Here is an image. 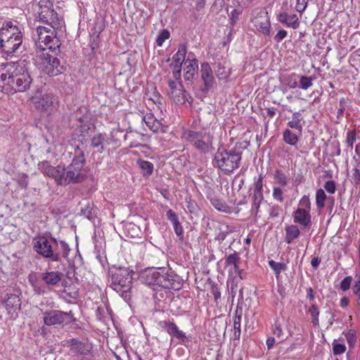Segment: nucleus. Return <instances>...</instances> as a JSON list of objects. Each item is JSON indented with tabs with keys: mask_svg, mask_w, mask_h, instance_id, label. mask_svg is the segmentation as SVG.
Segmentation results:
<instances>
[{
	"mask_svg": "<svg viewBox=\"0 0 360 360\" xmlns=\"http://www.w3.org/2000/svg\"><path fill=\"white\" fill-rule=\"evenodd\" d=\"M269 265L271 267V269L274 271L276 277H278L279 276V274L283 271H285L287 268V266L285 264L281 263V262H277L274 260L269 261Z\"/></svg>",
	"mask_w": 360,
	"mask_h": 360,
	"instance_id": "e433bc0d",
	"label": "nucleus"
},
{
	"mask_svg": "<svg viewBox=\"0 0 360 360\" xmlns=\"http://www.w3.org/2000/svg\"><path fill=\"white\" fill-rule=\"evenodd\" d=\"M38 168L44 175L53 179L57 185L66 186L65 168L64 166L53 167L48 161L44 160L38 163Z\"/></svg>",
	"mask_w": 360,
	"mask_h": 360,
	"instance_id": "9d476101",
	"label": "nucleus"
},
{
	"mask_svg": "<svg viewBox=\"0 0 360 360\" xmlns=\"http://www.w3.org/2000/svg\"><path fill=\"white\" fill-rule=\"evenodd\" d=\"M51 243L56 244V240L54 238L48 240L44 237H41L34 243V247L36 251L44 257L51 258L53 261H59V255L53 253Z\"/></svg>",
	"mask_w": 360,
	"mask_h": 360,
	"instance_id": "ddd939ff",
	"label": "nucleus"
},
{
	"mask_svg": "<svg viewBox=\"0 0 360 360\" xmlns=\"http://www.w3.org/2000/svg\"><path fill=\"white\" fill-rule=\"evenodd\" d=\"M242 13L241 9H233L230 14L231 24L235 25L237 22L239 15Z\"/></svg>",
	"mask_w": 360,
	"mask_h": 360,
	"instance_id": "4d7b16f0",
	"label": "nucleus"
},
{
	"mask_svg": "<svg viewBox=\"0 0 360 360\" xmlns=\"http://www.w3.org/2000/svg\"><path fill=\"white\" fill-rule=\"evenodd\" d=\"M346 350V347L344 344L338 343L336 340H334L333 343V352L335 355L341 354Z\"/></svg>",
	"mask_w": 360,
	"mask_h": 360,
	"instance_id": "09e8293b",
	"label": "nucleus"
},
{
	"mask_svg": "<svg viewBox=\"0 0 360 360\" xmlns=\"http://www.w3.org/2000/svg\"><path fill=\"white\" fill-rule=\"evenodd\" d=\"M326 200V195L324 191L319 188L316 192V204L318 208L323 209L325 206V201Z\"/></svg>",
	"mask_w": 360,
	"mask_h": 360,
	"instance_id": "4c0bfd02",
	"label": "nucleus"
},
{
	"mask_svg": "<svg viewBox=\"0 0 360 360\" xmlns=\"http://www.w3.org/2000/svg\"><path fill=\"white\" fill-rule=\"evenodd\" d=\"M70 350L76 354L87 355L91 353L92 344L88 341L82 342L77 338H72L66 341Z\"/></svg>",
	"mask_w": 360,
	"mask_h": 360,
	"instance_id": "2eb2a0df",
	"label": "nucleus"
},
{
	"mask_svg": "<svg viewBox=\"0 0 360 360\" xmlns=\"http://www.w3.org/2000/svg\"><path fill=\"white\" fill-rule=\"evenodd\" d=\"M251 209L250 213L252 216L258 217L259 212V207L262 202L264 200L263 193L252 192L251 194Z\"/></svg>",
	"mask_w": 360,
	"mask_h": 360,
	"instance_id": "393cba45",
	"label": "nucleus"
},
{
	"mask_svg": "<svg viewBox=\"0 0 360 360\" xmlns=\"http://www.w3.org/2000/svg\"><path fill=\"white\" fill-rule=\"evenodd\" d=\"M300 204L304 205L309 210V209H310V202H309V198L307 197L303 196L302 198V199L300 200Z\"/></svg>",
	"mask_w": 360,
	"mask_h": 360,
	"instance_id": "774afa93",
	"label": "nucleus"
},
{
	"mask_svg": "<svg viewBox=\"0 0 360 360\" xmlns=\"http://www.w3.org/2000/svg\"><path fill=\"white\" fill-rule=\"evenodd\" d=\"M7 313L11 316H17L18 311L20 309L21 302L20 297L14 294L8 295L4 302Z\"/></svg>",
	"mask_w": 360,
	"mask_h": 360,
	"instance_id": "6ab92c4d",
	"label": "nucleus"
},
{
	"mask_svg": "<svg viewBox=\"0 0 360 360\" xmlns=\"http://www.w3.org/2000/svg\"><path fill=\"white\" fill-rule=\"evenodd\" d=\"M273 198L278 202H283V191L280 187H274L273 188Z\"/></svg>",
	"mask_w": 360,
	"mask_h": 360,
	"instance_id": "3c124183",
	"label": "nucleus"
},
{
	"mask_svg": "<svg viewBox=\"0 0 360 360\" xmlns=\"http://www.w3.org/2000/svg\"><path fill=\"white\" fill-rule=\"evenodd\" d=\"M303 117L300 112H295L292 115V120L288 122V127L301 132L302 130Z\"/></svg>",
	"mask_w": 360,
	"mask_h": 360,
	"instance_id": "c756f323",
	"label": "nucleus"
},
{
	"mask_svg": "<svg viewBox=\"0 0 360 360\" xmlns=\"http://www.w3.org/2000/svg\"><path fill=\"white\" fill-rule=\"evenodd\" d=\"M186 54V46L184 44H180L177 52L172 57V62L179 64L183 63Z\"/></svg>",
	"mask_w": 360,
	"mask_h": 360,
	"instance_id": "f704fd0d",
	"label": "nucleus"
},
{
	"mask_svg": "<svg viewBox=\"0 0 360 360\" xmlns=\"http://www.w3.org/2000/svg\"><path fill=\"white\" fill-rule=\"evenodd\" d=\"M308 312L311 317V323L314 326H318L319 325V310L316 304H312L308 309Z\"/></svg>",
	"mask_w": 360,
	"mask_h": 360,
	"instance_id": "58836bf2",
	"label": "nucleus"
},
{
	"mask_svg": "<svg viewBox=\"0 0 360 360\" xmlns=\"http://www.w3.org/2000/svg\"><path fill=\"white\" fill-rule=\"evenodd\" d=\"M288 32L285 30H280L274 37V40L279 43L287 37Z\"/></svg>",
	"mask_w": 360,
	"mask_h": 360,
	"instance_id": "052dcab7",
	"label": "nucleus"
},
{
	"mask_svg": "<svg viewBox=\"0 0 360 360\" xmlns=\"http://www.w3.org/2000/svg\"><path fill=\"white\" fill-rule=\"evenodd\" d=\"M277 20L287 27L292 29H297L300 26V21L296 14L289 15L286 12L280 13L277 15Z\"/></svg>",
	"mask_w": 360,
	"mask_h": 360,
	"instance_id": "412c9836",
	"label": "nucleus"
},
{
	"mask_svg": "<svg viewBox=\"0 0 360 360\" xmlns=\"http://www.w3.org/2000/svg\"><path fill=\"white\" fill-rule=\"evenodd\" d=\"M38 6V17L39 21L54 29H60L64 26L63 18L54 11L53 0H34Z\"/></svg>",
	"mask_w": 360,
	"mask_h": 360,
	"instance_id": "0eeeda50",
	"label": "nucleus"
},
{
	"mask_svg": "<svg viewBox=\"0 0 360 360\" xmlns=\"http://www.w3.org/2000/svg\"><path fill=\"white\" fill-rule=\"evenodd\" d=\"M174 101L176 103H184L188 101L186 91L182 88L176 89L171 94Z\"/></svg>",
	"mask_w": 360,
	"mask_h": 360,
	"instance_id": "2f4dec72",
	"label": "nucleus"
},
{
	"mask_svg": "<svg viewBox=\"0 0 360 360\" xmlns=\"http://www.w3.org/2000/svg\"><path fill=\"white\" fill-rule=\"evenodd\" d=\"M32 81L24 61L0 65V90L2 92L7 94L24 92L30 88Z\"/></svg>",
	"mask_w": 360,
	"mask_h": 360,
	"instance_id": "f257e3e1",
	"label": "nucleus"
},
{
	"mask_svg": "<svg viewBox=\"0 0 360 360\" xmlns=\"http://www.w3.org/2000/svg\"><path fill=\"white\" fill-rule=\"evenodd\" d=\"M240 257L238 256V253L234 252L232 254L228 255L225 256V264L226 266H233L234 271H239V262Z\"/></svg>",
	"mask_w": 360,
	"mask_h": 360,
	"instance_id": "7c9ffc66",
	"label": "nucleus"
},
{
	"mask_svg": "<svg viewBox=\"0 0 360 360\" xmlns=\"http://www.w3.org/2000/svg\"><path fill=\"white\" fill-rule=\"evenodd\" d=\"M212 293L214 296V301L216 302H217L218 300L221 297V292H220L219 288L216 286H212Z\"/></svg>",
	"mask_w": 360,
	"mask_h": 360,
	"instance_id": "0e129e2a",
	"label": "nucleus"
},
{
	"mask_svg": "<svg viewBox=\"0 0 360 360\" xmlns=\"http://www.w3.org/2000/svg\"><path fill=\"white\" fill-rule=\"evenodd\" d=\"M354 173L352 174V178L354 184H357L360 181V170L358 168H354L353 169Z\"/></svg>",
	"mask_w": 360,
	"mask_h": 360,
	"instance_id": "680f3d73",
	"label": "nucleus"
},
{
	"mask_svg": "<svg viewBox=\"0 0 360 360\" xmlns=\"http://www.w3.org/2000/svg\"><path fill=\"white\" fill-rule=\"evenodd\" d=\"M81 213L89 220H92L96 214L93 204L88 203L84 208H82Z\"/></svg>",
	"mask_w": 360,
	"mask_h": 360,
	"instance_id": "ea45409f",
	"label": "nucleus"
},
{
	"mask_svg": "<svg viewBox=\"0 0 360 360\" xmlns=\"http://www.w3.org/2000/svg\"><path fill=\"white\" fill-rule=\"evenodd\" d=\"M183 139L200 154L206 155L213 150V136L206 130L184 131Z\"/></svg>",
	"mask_w": 360,
	"mask_h": 360,
	"instance_id": "423d86ee",
	"label": "nucleus"
},
{
	"mask_svg": "<svg viewBox=\"0 0 360 360\" xmlns=\"http://www.w3.org/2000/svg\"><path fill=\"white\" fill-rule=\"evenodd\" d=\"M186 67L184 68V79L189 81L193 79L198 69V63L195 58L188 59L185 62Z\"/></svg>",
	"mask_w": 360,
	"mask_h": 360,
	"instance_id": "b1692460",
	"label": "nucleus"
},
{
	"mask_svg": "<svg viewBox=\"0 0 360 360\" xmlns=\"http://www.w3.org/2000/svg\"><path fill=\"white\" fill-rule=\"evenodd\" d=\"M352 281V276H346L344 279L340 282V288L343 291H346L350 288L351 283Z\"/></svg>",
	"mask_w": 360,
	"mask_h": 360,
	"instance_id": "603ef678",
	"label": "nucleus"
},
{
	"mask_svg": "<svg viewBox=\"0 0 360 360\" xmlns=\"http://www.w3.org/2000/svg\"><path fill=\"white\" fill-rule=\"evenodd\" d=\"M181 65H182L181 63L179 64L177 63H173V62L171 64L174 77L176 80H179L181 78Z\"/></svg>",
	"mask_w": 360,
	"mask_h": 360,
	"instance_id": "8fccbe9b",
	"label": "nucleus"
},
{
	"mask_svg": "<svg viewBox=\"0 0 360 360\" xmlns=\"http://www.w3.org/2000/svg\"><path fill=\"white\" fill-rule=\"evenodd\" d=\"M44 322L48 326L70 324L74 321L71 311L65 312L60 310H50L43 313Z\"/></svg>",
	"mask_w": 360,
	"mask_h": 360,
	"instance_id": "f8f14e48",
	"label": "nucleus"
},
{
	"mask_svg": "<svg viewBox=\"0 0 360 360\" xmlns=\"http://www.w3.org/2000/svg\"><path fill=\"white\" fill-rule=\"evenodd\" d=\"M215 70V74L219 79H226L229 76V70L226 69L224 65L219 63Z\"/></svg>",
	"mask_w": 360,
	"mask_h": 360,
	"instance_id": "79ce46f5",
	"label": "nucleus"
},
{
	"mask_svg": "<svg viewBox=\"0 0 360 360\" xmlns=\"http://www.w3.org/2000/svg\"><path fill=\"white\" fill-rule=\"evenodd\" d=\"M213 205L214 206V207L218 210L219 211H223L224 212L225 211V208H226V205H224V204L219 202L218 200H217L216 202H213Z\"/></svg>",
	"mask_w": 360,
	"mask_h": 360,
	"instance_id": "338daca9",
	"label": "nucleus"
},
{
	"mask_svg": "<svg viewBox=\"0 0 360 360\" xmlns=\"http://www.w3.org/2000/svg\"><path fill=\"white\" fill-rule=\"evenodd\" d=\"M293 221L300 225L303 229H310L311 226V217L309 210L297 208L293 212Z\"/></svg>",
	"mask_w": 360,
	"mask_h": 360,
	"instance_id": "f3484780",
	"label": "nucleus"
},
{
	"mask_svg": "<svg viewBox=\"0 0 360 360\" xmlns=\"http://www.w3.org/2000/svg\"><path fill=\"white\" fill-rule=\"evenodd\" d=\"M297 75L296 73H292L285 77V83L290 89H295L297 86Z\"/></svg>",
	"mask_w": 360,
	"mask_h": 360,
	"instance_id": "a18cd8bd",
	"label": "nucleus"
},
{
	"mask_svg": "<svg viewBox=\"0 0 360 360\" xmlns=\"http://www.w3.org/2000/svg\"><path fill=\"white\" fill-rule=\"evenodd\" d=\"M134 271L127 267L113 266L108 271L110 287L126 301L131 300V281Z\"/></svg>",
	"mask_w": 360,
	"mask_h": 360,
	"instance_id": "f03ea898",
	"label": "nucleus"
},
{
	"mask_svg": "<svg viewBox=\"0 0 360 360\" xmlns=\"http://www.w3.org/2000/svg\"><path fill=\"white\" fill-rule=\"evenodd\" d=\"M75 153V155L72 158L71 163L69 165L70 169L84 172V167L86 163V159L84 158V151L81 150L77 146Z\"/></svg>",
	"mask_w": 360,
	"mask_h": 360,
	"instance_id": "aec40b11",
	"label": "nucleus"
},
{
	"mask_svg": "<svg viewBox=\"0 0 360 360\" xmlns=\"http://www.w3.org/2000/svg\"><path fill=\"white\" fill-rule=\"evenodd\" d=\"M242 153L236 148H219L214 158V165L225 174H230L240 166Z\"/></svg>",
	"mask_w": 360,
	"mask_h": 360,
	"instance_id": "39448f33",
	"label": "nucleus"
},
{
	"mask_svg": "<svg viewBox=\"0 0 360 360\" xmlns=\"http://www.w3.org/2000/svg\"><path fill=\"white\" fill-rule=\"evenodd\" d=\"M169 32L167 30H162L157 37L156 44L158 46H161L166 39L169 37Z\"/></svg>",
	"mask_w": 360,
	"mask_h": 360,
	"instance_id": "c03bdc74",
	"label": "nucleus"
},
{
	"mask_svg": "<svg viewBox=\"0 0 360 360\" xmlns=\"http://www.w3.org/2000/svg\"><path fill=\"white\" fill-rule=\"evenodd\" d=\"M356 131L354 130L348 131L347 133V143L352 148L354 143L356 141Z\"/></svg>",
	"mask_w": 360,
	"mask_h": 360,
	"instance_id": "864d4df0",
	"label": "nucleus"
},
{
	"mask_svg": "<svg viewBox=\"0 0 360 360\" xmlns=\"http://www.w3.org/2000/svg\"><path fill=\"white\" fill-rule=\"evenodd\" d=\"M273 333L280 341L283 340V334L281 325L277 321H275L273 328Z\"/></svg>",
	"mask_w": 360,
	"mask_h": 360,
	"instance_id": "de8ad7c7",
	"label": "nucleus"
},
{
	"mask_svg": "<svg viewBox=\"0 0 360 360\" xmlns=\"http://www.w3.org/2000/svg\"><path fill=\"white\" fill-rule=\"evenodd\" d=\"M274 178L276 183L283 186H287L288 183V179L286 174L281 169H276L274 174Z\"/></svg>",
	"mask_w": 360,
	"mask_h": 360,
	"instance_id": "c9c22d12",
	"label": "nucleus"
},
{
	"mask_svg": "<svg viewBox=\"0 0 360 360\" xmlns=\"http://www.w3.org/2000/svg\"><path fill=\"white\" fill-rule=\"evenodd\" d=\"M31 101L38 111L46 114L53 113L59 105L58 97L51 92L43 89L37 90L31 97Z\"/></svg>",
	"mask_w": 360,
	"mask_h": 360,
	"instance_id": "6e6552de",
	"label": "nucleus"
},
{
	"mask_svg": "<svg viewBox=\"0 0 360 360\" xmlns=\"http://www.w3.org/2000/svg\"><path fill=\"white\" fill-rule=\"evenodd\" d=\"M200 74L204 83V86L201 88V91L205 93L210 89L214 82L212 70L208 63L201 64Z\"/></svg>",
	"mask_w": 360,
	"mask_h": 360,
	"instance_id": "a211bd4d",
	"label": "nucleus"
},
{
	"mask_svg": "<svg viewBox=\"0 0 360 360\" xmlns=\"http://www.w3.org/2000/svg\"><path fill=\"white\" fill-rule=\"evenodd\" d=\"M281 211V208L278 205H275L271 207L269 214L272 217H277L279 215V212Z\"/></svg>",
	"mask_w": 360,
	"mask_h": 360,
	"instance_id": "e2e57ef3",
	"label": "nucleus"
},
{
	"mask_svg": "<svg viewBox=\"0 0 360 360\" xmlns=\"http://www.w3.org/2000/svg\"><path fill=\"white\" fill-rule=\"evenodd\" d=\"M166 215L167 219L172 222L175 233L179 237L182 236L184 231L176 214L172 210H169Z\"/></svg>",
	"mask_w": 360,
	"mask_h": 360,
	"instance_id": "bb28decb",
	"label": "nucleus"
},
{
	"mask_svg": "<svg viewBox=\"0 0 360 360\" xmlns=\"http://www.w3.org/2000/svg\"><path fill=\"white\" fill-rule=\"evenodd\" d=\"M17 182L22 188H26L28 185V176L25 174H19L16 178Z\"/></svg>",
	"mask_w": 360,
	"mask_h": 360,
	"instance_id": "49530a36",
	"label": "nucleus"
},
{
	"mask_svg": "<svg viewBox=\"0 0 360 360\" xmlns=\"http://www.w3.org/2000/svg\"><path fill=\"white\" fill-rule=\"evenodd\" d=\"M63 276V273L58 271H45L41 274V280L48 285L56 286Z\"/></svg>",
	"mask_w": 360,
	"mask_h": 360,
	"instance_id": "5701e85b",
	"label": "nucleus"
},
{
	"mask_svg": "<svg viewBox=\"0 0 360 360\" xmlns=\"http://www.w3.org/2000/svg\"><path fill=\"white\" fill-rule=\"evenodd\" d=\"M251 22L257 30L265 36L271 34L270 17L265 8H258L252 11Z\"/></svg>",
	"mask_w": 360,
	"mask_h": 360,
	"instance_id": "9b49d317",
	"label": "nucleus"
},
{
	"mask_svg": "<svg viewBox=\"0 0 360 360\" xmlns=\"http://www.w3.org/2000/svg\"><path fill=\"white\" fill-rule=\"evenodd\" d=\"M168 85L170 89V94L174 91L176 89H181L183 87L181 83L179 80H169Z\"/></svg>",
	"mask_w": 360,
	"mask_h": 360,
	"instance_id": "13d9d810",
	"label": "nucleus"
},
{
	"mask_svg": "<svg viewBox=\"0 0 360 360\" xmlns=\"http://www.w3.org/2000/svg\"><path fill=\"white\" fill-rule=\"evenodd\" d=\"M146 281L148 285H158L166 288L177 290L179 288V283L176 285L172 283L167 275L160 274L157 271H148L146 275Z\"/></svg>",
	"mask_w": 360,
	"mask_h": 360,
	"instance_id": "4468645a",
	"label": "nucleus"
},
{
	"mask_svg": "<svg viewBox=\"0 0 360 360\" xmlns=\"http://www.w3.org/2000/svg\"><path fill=\"white\" fill-rule=\"evenodd\" d=\"M22 42V34L19 27L11 21L6 22L0 29V47L6 54L15 53Z\"/></svg>",
	"mask_w": 360,
	"mask_h": 360,
	"instance_id": "20e7f679",
	"label": "nucleus"
},
{
	"mask_svg": "<svg viewBox=\"0 0 360 360\" xmlns=\"http://www.w3.org/2000/svg\"><path fill=\"white\" fill-rule=\"evenodd\" d=\"M321 263V259L318 257L312 258L311 264L314 269H317Z\"/></svg>",
	"mask_w": 360,
	"mask_h": 360,
	"instance_id": "69168bd1",
	"label": "nucleus"
},
{
	"mask_svg": "<svg viewBox=\"0 0 360 360\" xmlns=\"http://www.w3.org/2000/svg\"><path fill=\"white\" fill-rule=\"evenodd\" d=\"M314 78L311 77L300 76L299 87L303 90H307L313 85Z\"/></svg>",
	"mask_w": 360,
	"mask_h": 360,
	"instance_id": "a19ab883",
	"label": "nucleus"
},
{
	"mask_svg": "<svg viewBox=\"0 0 360 360\" xmlns=\"http://www.w3.org/2000/svg\"><path fill=\"white\" fill-rule=\"evenodd\" d=\"M136 165L140 168L143 176L148 178L153 173L154 165L152 162L142 159H139L136 161Z\"/></svg>",
	"mask_w": 360,
	"mask_h": 360,
	"instance_id": "cd10ccee",
	"label": "nucleus"
},
{
	"mask_svg": "<svg viewBox=\"0 0 360 360\" xmlns=\"http://www.w3.org/2000/svg\"><path fill=\"white\" fill-rule=\"evenodd\" d=\"M283 141L285 143L290 146H295L298 142V136L297 134L291 131L289 129H286L283 132Z\"/></svg>",
	"mask_w": 360,
	"mask_h": 360,
	"instance_id": "473e14b6",
	"label": "nucleus"
},
{
	"mask_svg": "<svg viewBox=\"0 0 360 360\" xmlns=\"http://www.w3.org/2000/svg\"><path fill=\"white\" fill-rule=\"evenodd\" d=\"M86 176L85 172L70 169V165L65 169L66 186L70 184H79L84 181Z\"/></svg>",
	"mask_w": 360,
	"mask_h": 360,
	"instance_id": "4be33fe9",
	"label": "nucleus"
},
{
	"mask_svg": "<svg viewBox=\"0 0 360 360\" xmlns=\"http://www.w3.org/2000/svg\"><path fill=\"white\" fill-rule=\"evenodd\" d=\"M60 248L62 250L63 257L65 258L68 257L69 252H70V248H69L68 245L64 241H60Z\"/></svg>",
	"mask_w": 360,
	"mask_h": 360,
	"instance_id": "bf43d9fd",
	"label": "nucleus"
},
{
	"mask_svg": "<svg viewBox=\"0 0 360 360\" xmlns=\"http://www.w3.org/2000/svg\"><path fill=\"white\" fill-rule=\"evenodd\" d=\"M308 5V0H297L296 10L300 13H302L307 8Z\"/></svg>",
	"mask_w": 360,
	"mask_h": 360,
	"instance_id": "6e6d98bb",
	"label": "nucleus"
},
{
	"mask_svg": "<svg viewBox=\"0 0 360 360\" xmlns=\"http://www.w3.org/2000/svg\"><path fill=\"white\" fill-rule=\"evenodd\" d=\"M263 179L264 176L262 174H259L257 179L255 178L252 192L263 193Z\"/></svg>",
	"mask_w": 360,
	"mask_h": 360,
	"instance_id": "37998d69",
	"label": "nucleus"
},
{
	"mask_svg": "<svg viewBox=\"0 0 360 360\" xmlns=\"http://www.w3.org/2000/svg\"><path fill=\"white\" fill-rule=\"evenodd\" d=\"M243 311L242 309L238 308L235 311L233 316V340H238L241 333V321H242Z\"/></svg>",
	"mask_w": 360,
	"mask_h": 360,
	"instance_id": "a878e982",
	"label": "nucleus"
},
{
	"mask_svg": "<svg viewBox=\"0 0 360 360\" xmlns=\"http://www.w3.org/2000/svg\"><path fill=\"white\" fill-rule=\"evenodd\" d=\"M324 188L329 193H331V194L335 193V192L336 191L335 182L333 180L327 181L325 183Z\"/></svg>",
	"mask_w": 360,
	"mask_h": 360,
	"instance_id": "5fc2aeb1",
	"label": "nucleus"
},
{
	"mask_svg": "<svg viewBox=\"0 0 360 360\" xmlns=\"http://www.w3.org/2000/svg\"><path fill=\"white\" fill-rule=\"evenodd\" d=\"M158 326L162 330L166 331L169 335L179 340L181 343H184L186 341H188L186 333L181 330L174 322L170 321H161L158 323Z\"/></svg>",
	"mask_w": 360,
	"mask_h": 360,
	"instance_id": "dca6fc26",
	"label": "nucleus"
},
{
	"mask_svg": "<svg viewBox=\"0 0 360 360\" xmlns=\"http://www.w3.org/2000/svg\"><path fill=\"white\" fill-rule=\"evenodd\" d=\"M104 136L102 134H98L94 136L91 139V146L94 148H99V153H102L104 150L103 147Z\"/></svg>",
	"mask_w": 360,
	"mask_h": 360,
	"instance_id": "72a5a7b5",
	"label": "nucleus"
},
{
	"mask_svg": "<svg viewBox=\"0 0 360 360\" xmlns=\"http://www.w3.org/2000/svg\"><path fill=\"white\" fill-rule=\"evenodd\" d=\"M60 29H54L50 26H37L35 33H33V37L37 42V49L43 52H51L56 53H60V41L56 36V30Z\"/></svg>",
	"mask_w": 360,
	"mask_h": 360,
	"instance_id": "7ed1b4c3",
	"label": "nucleus"
},
{
	"mask_svg": "<svg viewBox=\"0 0 360 360\" xmlns=\"http://www.w3.org/2000/svg\"><path fill=\"white\" fill-rule=\"evenodd\" d=\"M56 55L58 53H52L51 54L49 52H43L39 55L43 72L51 77L61 74L64 70L63 65H60Z\"/></svg>",
	"mask_w": 360,
	"mask_h": 360,
	"instance_id": "1a4fd4ad",
	"label": "nucleus"
},
{
	"mask_svg": "<svg viewBox=\"0 0 360 360\" xmlns=\"http://www.w3.org/2000/svg\"><path fill=\"white\" fill-rule=\"evenodd\" d=\"M285 240L288 244H290L295 239L300 235V231L297 225L291 224L285 226Z\"/></svg>",
	"mask_w": 360,
	"mask_h": 360,
	"instance_id": "c85d7f7f",
	"label": "nucleus"
}]
</instances>
